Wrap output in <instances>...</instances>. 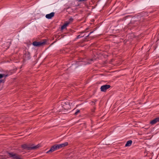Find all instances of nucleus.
Returning a JSON list of instances; mask_svg holds the SVG:
<instances>
[{"mask_svg":"<svg viewBox=\"0 0 159 159\" xmlns=\"http://www.w3.org/2000/svg\"><path fill=\"white\" fill-rule=\"evenodd\" d=\"M39 145H38L36 146H29L27 145L26 144H24L22 145V147L24 149H27L28 150H34L38 148L39 147Z\"/></svg>","mask_w":159,"mask_h":159,"instance_id":"obj_1","label":"nucleus"},{"mask_svg":"<svg viewBox=\"0 0 159 159\" xmlns=\"http://www.w3.org/2000/svg\"><path fill=\"white\" fill-rule=\"evenodd\" d=\"M45 43V42H36L34 41L33 43V45L36 46H40L44 44Z\"/></svg>","mask_w":159,"mask_h":159,"instance_id":"obj_2","label":"nucleus"},{"mask_svg":"<svg viewBox=\"0 0 159 159\" xmlns=\"http://www.w3.org/2000/svg\"><path fill=\"white\" fill-rule=\"evenodd\" d=\"M110 86L109 85H105L102 86L101 87V90L102 91L105 92L106 90L110 88Z\"/></svg>","mask_w":159,"mask_h":159,"instance_id":"obj_3","label":"nucleus"},{"mask_svg":"<svg viewBox=\"0 0 159 159\" xmlns=\"http://www.w3.org/2000/svg\"><path fill=\"white\" fill-rule=\"evenodd\" d=\"M68 144V142H65L61 144L56 145V146L57 149H59L67 146Z\"/></svg>","mask_w":159,"mask_h":159,"instance_id":"obj_4","label":"nucleus"},{"mask_svg":"<svg viewBox=\"0 0 159 159\" xmlns=\"http://www.w3.org/2000/svg\"><path fill=\"white\" fill-rule=\"evenodd\" d=\"M158 122H159V117L156 118L154 120H151L150 122V124L152 125H153Z\"/></svg>","mask_w":159,"mask_h":159,"instance_id":"obj_5","label":"nucleus"},{"mask_svg":"<svg viewBox=\"0 0 159 159\" xmlns=\"http://www.w3.org/2000/svg\"><path fill=\"white\" fill-rule=\"evenodd\" d=\"M54 12H52L49 14H47L46 15V17L47 18L50 19H51L52 17L54 16Z\"/></svg>","mask_w":159,"mask_h":159,"instance_id":"obj_6","label":"nucleus"},{"mask_svg":"<svg viewBox=\"0 0 159 159\" xmlns=\"http://www.w3.org/2000/svg\"><path fill=\"white\" fill-rule=\"evenodd\" d=\"M24 57L25 59H29L30 57V54L29 52H26L25 54H24Z\"/></svg>","mask_w":159,"mask_h":159,"instance_id":"obj_7","label":"nucleus"},{"mask_svg":"<svg viewBox=\"0 0 159 159\" xmlns=\"http://www.w3.org/2000/svg\"><path fill=\"white\" fill-rule=\"evenodd\" d=\"M57 149V148L56 145L52 147L51 149L47 152V153H49L50 152H52Z\"/></svg>","mask_w":159,"mask_h":159,"instance_id":"obj_8","label":"nucleus"},{"mask_svg":"<svg viewBox=\"0 0 159 159\" xmlns=\"http://www.w3.org/2000/svg\"><path fill=\"white\" fill-rule=\"evenodd\" d=\"M132 143V141L131 140H129L127 142L126 144H125V146H130L131 145Z\"/></svg>","mask_w":159,"mask_h":159,"instance_id":"obj_9","label":"nucleus"},{"mask_svg":"<svg viewBox=\"0 0 159 159\" xmlns=\"http://www.w3.org/2000/svg\"><path fill=\"white\" fill-rule=\"evenodd\" d=\"M8 76L7 74H0V79L2 78L3 77L6 78Z\"/></svg>","mask_w":159,"mask_h":159,"instance_id":"obj_10","label":"nucleus"},{"mask_svg":"<svg viewBox=\"0 0 159 159\" xmlns=\"http://www.w3.org/2000/svg\"><path fill=\"white\" fill-rule=\"evenodd\" d=\"M70 24V22L67 21L64 24L66 26H67Z\"/></svg>","mask_w":159,"mask_h":159,"instance_id":"obj_11","label":"nucleus"},{"mask_svg":"<svg viewBox=\"0 0 159 159\" xmlns=\"http://www.w3.org/2000/svg\"><path fill=\"white\" fill-rule=\"evenodd\" d=\"M66 27V26L65 25H64L63 26H62L61 27V30H63L65 29Z\"/></svg>","mask_w":159,"mask_h":159,"instance_id":"obj_12","label":"nucleus"},{"mask_svg":"<svg viewBox=\"0 0 159 159\" xmlns=\"http://www.w3.org/2000/svg\"><path fill=\"white\" fill-rule=\"evenodd\" d=\"M73 18H70L69 19V21H68V22H70H70L73 21Z\"/></svg>","mask_w":159,"mask_h":159,"instance_id":"obj_13","label":"nucleus"},{"mask_svg":"<svg viewBox=\"0 0 159 159\" xmlns=\"http://www.w3.org/2000/svg\"><path fill=\"white\" fill-rule=\"evenodd\" d=\"M80 112V110H77L76 112L75 113V115H77Z\"/></svg>","mask_w":159,"mask_h":159,"instance_id":"obj_14","label":"nucleus"},{"mask_svg":"<svg viewBox=\"0 0 159 159\" xmlns=\"http://www.w3.org/2000/svg\"><path fill=\"white\" fill-rule=\"evenodd\" d=\"M82 37V36H80V35H78V36H77V39H79V38H81V37Z\"/></svg>","mask_w":159,"mask_h":159,"instance_id":"obj_15","label":"nucleus"},{"mask_svg":"<svg viewBox=\"0 0 159 159\" xmlns=\"http://www.w3.org/2000/svg\"><path fill=\"white\" fill-rule=\"evenodd\" d=\"M64 108L65 109H67V108H69V107H64Z\"/></svg>","mask_w":159,"mask_h":159,"instance_id":"obj_16","label":"nucleus"},{"mask_svg":"<svg viewBox=\"0 0 159 159\" xmlns=\"http://www.w3.org/2000/svg\"><path fill=\"white\" fill-rule=\"evenodd\" d=\"M2 80H0V84L2 82Z\"/></svg>","mask_w":159,"mask_h":159,"instance_id":"obj_17","label":"nucleus"},{"mask_svg":"<svg viewBox=\"0 0 159 159\" xmlns=\"http://www.w3.org/2000/svg\"><path fill=\"white\" fill-rule=\"evenodd\" d=\"M92 33V32H90V33H89V35H90V34Z\"/></svg>","mask_w":159,"mask_h":159,"instance_id":"obj_18","label":"nucleus"}]
</instances>
